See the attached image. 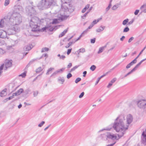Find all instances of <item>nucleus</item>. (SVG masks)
Instances as JSON below:
<instances>
[{
    "label": "nucleus",
    "mask_w": 146,
    "mask_h": 146,
    "mask_svg": "<svg viewBox=\"0 0 146 146\" xmlns=\"http://www.w3.org/2000/svg\"><path fill=\"white\" fill-rule=\"evenodd\" d=\"M133 120V116L130 114L127 115L126 121L123 116H119L115 119L113 127L116 132L123 131L125 132L128 129L129 125Z\"/></svg>",
    "instance_id": "obj_1"
},
{
    "label": "nucleus",
    "mask_w": 146,
    "mask_h": 146,
    "mask_svg": "<svg viewBox=\"0 0 146 146\" xmlns=\"http://www.w3.org/2000/svg\"><path fill=\"white\" fill-rule=\"evenodd\" d=\"M9 22L16 26H19V25L22 21V17L21 15L17 13H14L12 14L9 13L7 16Z\"/></svg>",
    "instance_id": "obj_2"
},
{
    "label": "nucleus",
    "mask_w": 146,
    "mask_h": 146,
    "mask_svg": "<svg viewBox=\"0 0 146 146\" xmlns=\"http://www.w3.org/2000/svg\"><path fill=\"white\" fill-rule=\"evenodd\" d=\"M7 25L8 26L6 27L5 29L8 35L15 34L19 32L20 29L19 27H17L9 22Z\"/></svg>",
    "instance_id": "obj_3"
},
{
    "label": "nucleus",
    "mask_w": 146,
    "mask_h": 146,
    "mask_svg": "<svg viewBox=\"0 0 146 146\" xmlns=\"http://www.w3.org/2000/svg\"><path fill=\"white\" fill-rule=\"evenodd\" d=\"M71 0H61L62 10L64 12L68 11L72 12L74 11L73 7L70 4Z\"/></svg>",
    "instance_id": "obj_4"
},
{
    "label": "nucleus",
    "mask_w": 146,
    "mask_h": 146,
    "mask_svg": "<svg viewBox=\"0 0 146 146\" xmlns=\"http://www.w3.org/2000/svg\"><path fill=\"white\" fill-rule=\"evenodd\" d=\"M117 132H119L120 133L119 134H113L110 132H108L103 135L105 136L106 137H107L108 139H111L113 140L114 142H115V140H118L125 133V132L123 131H119Z\"/></svg>",
    "instance_id": "obj_5"
},
{
    "label": "nucleus",
    "mask_w": 146,
    "mask_h": 146,
    "mask_svg": "<svg viewBox=\"0 0 146 146\" xmlns=\"http://www.w3.org/2000/svg\"><path fill=\"white\" fill-rule=\"evenodd\" d=\"M38 21V18L36 17H33L31 18L29 23L30 26L32 29V31L37 32L39 31V27L37 24Z\"/></svg>",
    "instance_id": "obj_6"
},
{
    "label": "nucleus",
    "mask_w": 146,
    "mask_h": 146,
    "mask_svg": "<svg viewBox=\"0 0 146 146\" xmlns=\"http://www.w3.org/2000/svg\"><path fill=\"white\" fill-rule=\"evenodd\" d=\"M54 0H41L38 3V7L40 9L48 8L54 2Z\"/></svg>",
    "instance_id": "obj_7"
},
{
    "label": "nucleus",
    "mask_w": 146,
    "mask_h": 146,
    "mask_svg": "<svg viewBox=\"0 0 146 146\" xmlns=\"http://www.w3.org/2000/svg\"><path fill=\"white\" fill-rule=\"evenodd\" d=\"M137 104L139 108L146 111V100L140 99L137 102Z\"/></svg>",
    "instance_id": "obj_8"
},
{
    "label": "nucleus",
    "mask_w": 146,
    "mask_h": 146,
    "mask_svg": "<svg viewBox=\"0 0 146 146\" xmlns=\"http://www.w3.org/2000/svg\"><path fill=\"white\" fill-rule=\"evenodd\" d=\"M36 7L35 6H29L26 9L27 13L30 16L35 15L36 13L35 9Z\"/></svg>",
    "instance_id": "obj_9"
},
{
    "label": "nucleus",
    "mask_w": 146,
    "mask_h": 146,
    "mask_svg": "<svg viewBox=\"0 0 146 146\" xmlns=\"http://www.w3.org/2000/svg\"><path fill=\"white\" fill-rule=\"evenodd\" d=\"M68 16L65 15H58V19H54L53 20V21L52 23V24H55L58 23L59 22L58 20H61L62 21L63 20L66 19Z\"/></svg>",
    "instance_id": "obj_10"
},
{
    "label": "nucleus",
    "mask_w": 146,
    "mask_h": 146,
    "mask_svg": "<svg viewBox=\"0 0 146 146\" xmlns=\"http://www.w3.org/2000/svg\"><path fill=\"white\" fill-rule=\"evenodd\" d=\"M12 65V60H6L5 62V70L7 68L11 67Z\"/></svg>",
    "instance_id": "obj_11"
},
{
    "label": "nucleus",
    "mask_w": 146,
    "mask_h": 146,
    "mask_svg": "<svg viewBox=\"0 0 146 146\" xmlns=\"http://www.w3.org/2000/svg\"><path fill=\"white\" fill-rule=\"evenodd\" d=\"M6 31L3 30H0V37L1 38H5L7 37V34Z\"/></svg>",
    "instance_id": "obj_12"
},
{
    "label": "nucleus",
    "mask_w": 146,
    "mask_h": 146,
    "mask_svg": "<svg viewBox=\"0 0 146 146\" xmlns=\"http://www.w3.org/2000/svg\"><path fill=\"white\" fill-rule=\"evenodd\" d=\"M141 141L143 143L146 145V134H145L144 131L143 132L142 134Z\"/></svg>",
    "instance_id": "obj_13"
},
{
    "label": "nucleus",
    "mask_w": 146,
    "mask_h": 146,
    "mask_svg": "<svg viewBox=\"0 0 146 146\" xmlns=\"http://www.w3.org/2000/svg\"><path fill=\"white\" fill-rule=\"evenodd\" d=\"M8 21L9 20L7 18V16H5L4 18L1 19L0 21V27H3L4 26L5 22V21Z\"/></svg>",
    "instance_id": "obj_14"
},
{
    "label": "nucleus",
    "mask_w": 146,
    "mask_h": 146,
    "mask_svg": "<svg viewBox=\"0 0 146 146\" xmlns=\"http://www.w3.org/2000/svg\"><path fill=\"white\" fill-rule=\"evenodd\" d=\"M137 62V60L136 59H134L130 63L128 64L126 66V68L127 69H128L130 68L131 66L135 64Z\"/></svg>",
    "instance_id": "obj_15"
},
{
    "label": "nucleus",
    "mask_w": 146,
    "mask_h": 146,
    "mask_svg": "<svg viewBox=\"0 0 146 146\" xmlns=\"http://www.w3.org/2000/svg\"><path fill=\"white\" fill-rule=\"evenodd\" d=\"M11 44V46H13L17 44L18 41L17 40H14L12 39L9 40Z\"/></svg>",
    "instance_id": "obj_16"
},
{
    "label": "nucleus",
    "mask_w": 146,
    "mask_h": 146,
    "mask_svg": "<svg viewBox=\"0 0 146 146\" xmlns=\"http://www.w3.org/2000/svg\"><path fill=\"white\" fill-rule=\"evenodd\" d=\"M33 47L32 45H29L25 46L24 48V50L26 51H28L31 50Z\"/></svg>",
    "instance_id": "obj_17"
},
{
    "label": "nucleus",
    "mask_w": 146,
    "mask_h": 146,
    "mask_svg": "<svg viewBox=\"0 0 146 146\" xmlns=\"http://www.w3.org/2000/svg\"><path fill=\"white\" fill-rule=\"evenodd\" d=\"M105 28V26H101L100 27L98 28L97 29L96 31L97 32L99 33L103 31Z\"/></svg>",
    "instance_id": "obj_18"
},
{
    "label": "nucleus",
    "mask_w": 146,
    "mask_h": 146,
    "mask_svg": "<svg viewBox=\"0 0 146 146\" xmlns=\"http://www.w3.org/2000/svg\"><path fill=\"white\" fill-rule=\"evenodd\" d=\"M6 89H5L0 93V96L1 97L5 96L6 95Z\"/></svg>",
    "instance_id": "obj_19"
},
{
    "label": "nucleus",
    "mask_w": 146,
    "mask_h": 146,
    "mask_svg": "<svg viewBox=\"0 0 146 146\" xmlns=\"http://www.w3.org/2000/svg\"><path fill=\"white\" fill-rule=\"evenodd\" d=\"M68 31V29H67L61 33L59 35V37L60 38L64 36L65 35L66 33Z\"/></svg>",
    "instance_id": "obj_20"
},
{
    "label": "nucleus",
    "mask_w": 146,
    "mask_h": 146,
    "mask_svg": "<svg viewBox=\"0 0 146 146\" xmlns=\"http://www.w3.org/2000/svg\"><path fill=\"white\" fill-rule=\"evenodd\" d=\"M106 47V46H103L99 48L98 51L97 53L98 54H100L104 50V48Z\"/></svg>",
    "instance_id": "obj_21"
},
{
    "label": "nucleus",
    "mask_w": 146,
    "mask_h": 146,
    "mask_svg": "<svg viewBox=\"0 0 146 146\" xmlns=\"http://www.w3.org/2000/svg\"><path fill=\"white\" fill-rule=\"evenodd\" d=\"M47 29H48L49 31L51 32L53 31L54 29V28L51 27L50 25L48 27L46 26L44 28V29L45 30Z\"/></svg>",
    "instance_id": "obj_22"
},
{
    "label": "nucleus",
    "mask_w": 146,
    "mask_h": 146,
    "mask_svg": "<svg viewBox=\"0 0 146 146\" xmlns=\"http://www.w3.org/2000/svg\"><path fill=\"white\" fill-rule=\"evenodd\" d=\"M146 4H144L143 5L140 7V9L141 10V13H144V12L143 11V10L146 9Z\"/></svg>",
    "instance_id": "obj_23"
},
{
    "label": "nucleus",
    "mask_w": 146,
    "mask_h": 146,
    "mask_svg": "<svg viewBox=\"0 0 146 146\" xmlns=\"http://www.w3.org/2000/svg\"><path fill=\"white\" fill-rule=\"evenodd\" d=\"M90 5L89 4H87L86 5L85 7L82 10V13H84L86 11V10L88 9Z\"/></svg>",
    "instance_id": "obj_24"
},
{
    "label": "nucleus",
    "mask_w": 146,
    "mask_h": 146,
    "mask_svg": "<svg viewBox=\"0 0 146 146\" xmlns=\"http://www.w3.org/2000/svg\"><path fill=\"white\" fill-rule=\"evenodd\" d=\"M85 49L84 48H82L78 50L77 52H78V54H79L80 52L84 53L85 52Z\"/></svg>",
    "instance_id": "obj_25"
},
{
    "label": "nucleus",
    "mask_w": 146,
    "mask_h": 146,
    "mask_svg": "<svg viewBox=\"0 0 146 146\" xmlns=\"http://www.w3.org/2000/svg\"><path fill=\"white\" fill-rule=\"evenodd\" d=\"M111 128H112L111 126H110L108 127H107L106 128H105L102 129L100 130L99 131V132H101L102 131H103L104 130H107V131H110L111 129Z\"/></svg>",
    "instance_id": "obj_26"
},
{
    "label": "nucleus",
    "mask_w": 146,
    "mask_h": 146,
    "mask_svg": "<svg viewBox=\"0 0 146 146\" xmlns=\"http://www.w3.org/2000/svg\"><path fill=\"white\" fill-rule=\"evenodd\" d=\"M6 46V44L4 41L0 40V46Z\"/></svg>",
    "instance_id": "obj_27"
},
{
    "label": "nucleus",
    "mask_w": 146,
    "mask_h": 146,
    "mask_svg": "<svg viewBox=\"0 0 146 146\" xmlns=\"http://www.w3.org/2000/svg\"><path fill=\"white\" fill-rule=\"evenodd\" d=\"M49 50V49L47 47H44L42 49L41 52H47Z\"/></svg>",
    "instance_id": "obj_28"
},
{
    "label": "nucleus",
    "mask_w": 146,
    "mask_h": 146,
    "mask_svg": "<svg viewBox=\"0 0 146 146\" xmlns=\"http://www.w3.org/2000/svg\"><path fill=\"white\" fill-rule=\"evenodd\" d=\"M112 0H111L108 7H107L106 9V10L107 11H108L110 9L111 6V2H112Z\"/></svg>",
    "instance_id": "obj_29"
},
{
    "label": "nucleus",
    "mask_w": 146,
    "mask_h": 146,
    "mask_svg": "<svg viewBox=\"0 0 146 146\" xmlns=\"http://www.w3.org/2000/svg\"><path fill=\"white\" fill-rule=\"evenodd\" d=\"M119 4H117L114 5L111 8V9L113 10H116L119 7Z\"/></svg>",
    "instance_id": "obj_30"
},
{
    "label": "nucleus",
    "mask_w": 146,
    "mask_h": 146,
    "mask_svg": "<svg viewBox=\"0 0 146 146\" xmlns=\"http://www.w3.org/2000/svg\"><path fill=\"white\" fill-rule=\"evenodd\" d=\"M57 56L59 57V59L60 60L62 59V60H64L66 58L65 56L63 55H60V54H58L57 55Z\"/></svg>",
    "instance_id": "obj_31"
},
{
    "label": "nucleus",
    "mask_w": 146,
    "mask_h": 146,
    "mask_svg": "<svg viewBox=\"0 0 146 146\" xmlns=\"http://www.w3.org/2000/svg\"><path fill=\"white\" fill-rule=\"evenodd\" d=\"M23 91V90L22 88H20L18 90L17 92V95H18L20 94Z\"/></svg>",
    "instance_id": "obj_32"
},
{
    "label": "nucleus",
    "mask_w": 146,
    "mask_h": 146,
    "mask_svg": "<svg viewBox=\"0 0 146 146\" xmlns=\"http://www.w3.org/2000/svg\"><path fill=\"white\" fill-rule=\"evenodd\" d=\"M58 80L61 82V84H63L65 81L63 77H59L58 78Z\"/></svg>",
    "instance_id": "obj_33"
},
{
    "label": "nucleus",
    "mask_w": 146,
    "mask_h": 146,
    "mask_svg": "<svg viewBox=\"0 0 146 146\" xmlns=\"http://www.w3.org/2000/svg\"><path fill=\"white\" fill-rule=\"evenodd\" d=\"M146 48V46H145L143 48L142 50L140 52L139 55L136 57L135 58L136 60L138 58L140 55L142 53L143 51L145 50V49Z\"/></svg>",
    "instance_id": "obj_34"
},
{
    "label": "nucleus",
    "mask_w": 146,
    "mask_h": 146,
    "mask_svg": "<svg viewBox=\"0 0 146 146\" xmlns=\"http://www.w3.org/2000/svg\"><path fill=\"white\" fill-rule=\"evenodd\" d=\"M43 68L40 67L36 70V73H39L43 70Z\"/></svg>",
    "instance_id": "obj_35"
},
{
    "label": "nucleus",
    "mask_w": 146,
    "mask_h": 146,
    "mask_svg": "<svg viewBox=\"0 0 146 146\" xmlns=\"http://www.w3.org/2000/svg\"><path fill=\"white\" fill-rule=\"evenodd\" d=\"M146 60V58L145 59H144L142 60L139 62L138 64H137L136 66V67H137L139 66L144 61Z\"/></svg>",
    "instance_id": "obj_36"
},
{
    "label": "nucleus",
    "mask_w": 146,
    "mask_h": 146,
    "mask_svg": "<svg viewBox=\"0 0 146 146\" xmlns=\"http://www.w3.org/2000/svg\"><path fill=\"white\" fill-rule=\"evenodd\" d=\"M54 68H50L48 69L47 72L46 73V75H49L50 74L49 72L51 71L52 70H54Z\"/></svg>",
    "instance_id": "obj_37"
},
{
    "label": "nucleus",
    "mask_w": 146,
    "mask_h": 146,
    "mask_svg": "<svg viewBox=\"0 0 146 146\" xmlns=\"http://www.w3.org/2000/svg\"><path fill=\"white\" fill-rule=\"evenodd\" d=\"M9 0H5V1L4 5L5 6H7L9 4Z\"/></svg>",
    "instance_id": "obj_38"
},
{
    "label": "nucleus",
    "mask_w": 146,
    "mask_h": 146,
    "mask_svg": "<svg viewBox=\"0 0 146 146\" xmlns=\"http://www.w3.org/2000/svg\"><path fill=\"white\" fill-rule=\"evenodd\" d=\"M129 19H128L124 20L122 22V24L123 25H126L127 23H128Z\"/></svg>",
    "instance_id": "obj_39"
},
{
    "label": "nucleus",
    "mask_w": 146,
    "mask_h": 146,
    "mask_svg": "<svg viewBox=\"0 0 146 146\" xmlns=\"http://www.w3.org/2000/svg\"><path fill=\"white\" fill-rule=\"evenodd\" d=\"M96 68V66L94 65L92 66L90 68V69L92 71H94Z\"/></svg>",
    "instance_id": "obj_40"
},
{
    "label": "nucleus",
    "mask_w": 146,
    "mask_h": 146,
    "mask_svg": "<svg viewBox=\"0 0 146 146\" xmlns=\"http://www.w3.org/2000/svg\"><path fill=\"white\" fill-rule=\"evenodd\" d=\"M92 27L90 25V26L88 27L83 32V33H87L88 29H91L92 28Z\"/></svg>",
    "instance_id": "obj_41"
},
{
    "label": "nucleus",
    "mask_w": 146,
    "mask_h": 146,
    "mask_svg": "<svg viewBox=\"0 0 146 146\" xmlns=\"http://www.w3.org/2000/svg\"><path fill=\"white\" fill-rule=\"evenodd\" d=\"M5 52V51L3 49L0 48V54H3Z\"/></svg>",
    "instance_id": "obj_42"
},
{
    "label": "nucleus",
    "mask_w": 146,
    "mask_h": 146,
    "mask_svg": "<svg viewBox=\"0 0 146 146\" xmlns=\"http://www.w3.org/2000/svg\"><path fill=\"white\" fill-rule=\"evenodd\" d=\"M129 30V28L128 27H126L123 30V32L126 33L128 32Z\"/></svg>",
    "instance_id": "obj_43"
},
{
    "label": "nucleus",
    "mask_w": 146,
    "mask_h": 146,
    "mask_svg": "<svg viewBox=\"0 0 146 146\" xmlns=\"http://www.w3.org/2000/svg\"><path fill=\"white\" fill-rule=\"evenodd\" d=\"M65 70L64 68H62L58 70H57L58 73H62L63 72V71Z\"/></svg>",
    "instance_id": "obj_44"
},
{
    "label": "nucleus",
    "mask_w": 146,
    "mask_h": 146,
    "mask_svg": "<svg viewBox=\"0 0 146 146\" xmlns=\"http://www.w3.org/2000/svg\"><path fill=\"white\" fill-rule=\"evenodd\" d=\"M79 65L78 66H76L74 67L73 68H72L71 69L70 72L73 71L77 69L79 66Z\"/></svg>",
    "instance_id": "obj_45"
},
{
    "label": "nucleus",
    "mask_w": 146,
    "mask_h": 146,
    "mask_svg": "<svg viewBox=\"0 0 146 146\" xmlns=\"http://www.w3.org/2000/svg\"><path fill=\"white\" fill-rule=\"evenodd\" d=\"M44 123L45 122L44 121H42L40 123L38 124V126L41 127L43 126Z\"/></svg>",
    "instance_id": "obj_46"
},
{
    "label": "nucleus",
    "mask_w": 146,
    "mask_h": 146,
    "mask_svg": "<svg viewBox=\"0 0 146 146\" xmlns=\"http://www.w3.org/2000/svg\"><path fill=\"white\" fill-rule=\"evenodd\" d=\"M26 73L24 72L19 75V76H21L22 78H24L26 76Z\"/></svg>",
    "instance_id": "obj_47"
},
{
    "label": "nucleus",
    "mask_w": 146,
    "mask_h": 146,
    "mask_svg": "<svg viewBox=\"0 0 146 146\" xmlns=\"http://www.w3.org/2000/svg\"><path fill=\"white\" fill-rule=\"evenodd\" d=\"M81 80V78H77L75 80V82L76 83H77L78 82Z\"/></svg>",
    "instance_id": "obj_48"
},
{
    "label": "nucleus",
    "mask_w": 146,
    "mask_h": 146,
    "mask_svg": "<svg viewBox=\"0 0 146 146\" xmlns=\"http://www.w3.org/2000/svg\"><path fill=\"white\" fill-rule=\"evenodd\" d=\"M106 134V133H105L102 134L101 135V137H102L103 139L104 140H105V139H108V138H107V137H105V136L103 135H104Z\"/></svg>",
    "instance_id": "obj_49"
},
{
    "label": "nucleus",
    "mask_w": 146,
    "mask_h": 146,
    "mask_svg": "<svg viewBox=\"0 0 146 146\" xmlns=\"http://www.w3.org/2000/svg\"><path fill=\"white\" fill-rule=\"evenodd\" d=\"M134 21V19H131V21H129V22H128V23L127 24V25H130L133 23V22Z\"/></svg>",
    "instance_id": "obj_50"
},
{
    "label": "nucleus",
    "mask_w": 146,
    "mask_h": 146,
    "mask_svg": "<svg viewBox=\"0 0 146 146\" xmlns=\"http://www.w3.org/2000/svg\"><path fill=\"white\" fill-rule=\"evenodd\" d=\"M38 94V92L36 91L34 92L33 95L34 97H36L37 96Z\"/></svg>",
    "instance_id": "obj_51"
},
{
    "label": "nucleus",
    "mask_w": 146,
    "mask_h": 146,
    "mask_svg": "<svg viewBox=\"0 0 146 146\" xmlns=\"http://www.w3.org/2000/svg\"><path fill=\"white\" fill-rule=\"evenodd\" d=\"M88 14V13L86 12V13H85L84 14V15L83 16H82L81 17H82V19H85L86 18V17Z\"/></svg>",
    "instance_id": "obj_52"
},
{
    "label": "nucleus",
    "mask_w": 146,
    "mask_h": 146,
    "mask_svg": "<svg viewBox=\"0 0 146 146\" xmlns=\"http://www.w3.org/2000/svg\"><path fill=\"white\" fill-rule=\"evenodd\" d=\"M72 76V74L70 73H68L67 75V78L68 79H69Z\"/></svg>",
    "instance_id": "obj_53"
},
{
    "label": "nucleus",
    "mask_w": 146,
    "mask_h": 146,
    "mask_svg": "<svg viewBox=\"0 0 146 146\" xmlns=\"http://www.w3.org/2000/svg\"><path fill=\"white\" fill-rule=\"evenodd\" d=\"M31 90L30 89H28L25 91V93L26 94H29L31 92Z\"/></svg>",
    "instance_id": "obj_54"
},
{
    "label": "nucleus",
    "mask_w": 146,
    "mask_h": 146,
    "mask_svg": "<svg viewBox=\"0 0 146 146\" xmlns=\"http://www.w3.org/2000/svg\"><path fill=\"white\" fill-rule=\"evenodd\" d=\"M96 39L95 38H94L93 39H91V43H94L96 41Z\"/></svg>",
    "instance_id": "obj_55"
},
{
    "label": "nucleus",
    "mask_w": 146,
    "mask_h": 146,
    "mask_svg": "<svg viewBox=\"0 0 146 146\" xmlns=\"http://www.w3.org/2000/svg\"><path fill=\"white\" fill-rule=\"evenodd\" d=\"M116 78H115L113 79L110 81V82L113 84L114 83L116 80Z\"/></svg>",
    "instance_id": "obj_56"
},
{
    "label": "nucleus",
    "mask_w": 146,
    "mask_h": 146,
    "mask_svg": "<svg viewBox=\"0 0 146 146\" xmlns=\"http://www.w3.org/2000/svg\"><path fill=\"white\" fill-rule=\"evenodd\" d=\"M134 39V38L133 37H131L128 40V42L130 43Z\"/></svg>",
    "instance_id": "obj_57"
},
{
    "label": "nucleus",
    "mask_w": 146,
    "mask_h": 146,
    "mask_svg": "<svg viewBox=\"0 0 146 146\" xmlns=\"http://www.w3.org/2000/svg\"><path fill=\"white\" fill-rule=\"evenodd\" d=\"M84 92H83L81 93L80 94V95L79 96V98H82L84 95Z\"/></svg>",
    "instance_id": "obj_58"
},
{
    "label": "nucleus",
    "mask_w": 146,
    "mask_h": 146,
    "mask_svg": "<svg viewBox=\"0 0 146 146\" xmlns=\"http://www.w3.org/2000/svg\"><path fill=\"white\" fill-rule=\"evenodd\" d=\"M139 10H136L134 12V14L135 15H137L139 12Z\"/></svg>",
    "instance_id": "obj_59"
},
{
    "label": "nucleus",
    "mask_w": 146,
    "mask_h": 146,
    "mask_svg": "<svg viewBox=\"0 0 146 146\" xmlns=\"http://www.w3.org/2000/svg\"><path fill=\"white\" fill-rule=\"evenodd\" d=\"M113 85V84L111 83L110 82L109 83L108 85L107 86L108 88H110Z\"/></svg>",
    "instance_id": "obj_60"
},
{
    "label": "nucleus",
    "mask_w": 146,
    "mask_h": 146,
    "mask_svg": "<svg viewBox=\"0 0 146 146\" xmlns=\"http://www.w3.org/2000/svg\"><path fill=\"white\" fill-rule=\"evenodd\" d=\"M84 33H83L81 34L80 35V36H79V37L76 40V41H77L78 40H79L81 37L83 36V34H84Z\"/></svg>",
    "instance_id": "obj_61"
},
{
    "label": "nucleus",
    "mask_w": 146,
    "mask_h": 146,
    "mask_svg": "<svg viewBox=\"0 0 146 146\" xmlns=\"http://www.w3.org/2000/svg\"><path fill=\"white\" fill-rule=\"evenodd\" d=\"M72 42H70L68 44V45L66 46V48H68L69 47V46H71L72 44Z\"/></svg>",
    "instance_id": "obj_62"
},
{
    "label": "nucleus",
    "mask_w": 146,
    "mask_h": 146,
    "mask_svg": "<svg viewBox=\"0 0 146 146\" xmlns=\"http://www.w3.org/2000/svg\"><path fill=\"white\" fill-rule=\"evenodd\" d=\"M72 50V49H68V50L67 52V54L68 55H69L71 52Z\"/></svg>",
    "instance_id": "obj_63"
},
{
    "label": "nucleus",
    "mask_w": 146,
    "mask_h": 146,
    "mask_svg": "<svg viewBox=\"0 0 146 146\" xmlns=\"http://www.w3.org/2000/svg\"><path fill=\"white\" fill-rule=\"evenodd\" d=\"M116 143V141H115V142H114L113 143L108 144V145H107L106 146H113Z\"/></svg>",
    "instance_id": "obj_64"
}]
</instances>
